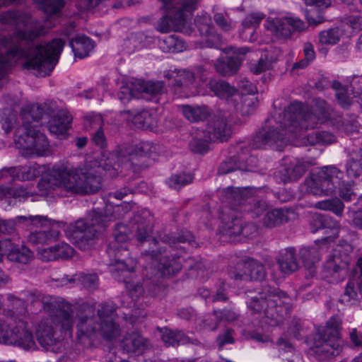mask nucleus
Returning a JSON list of instances; mask_svg holds the SVG:
<instances>
[{
    "label": "nucleus",
    "mask_w": 362,
    "mask_h": 362,
    "mask_svg": "<svg viewBox=\"0 0 362 362\" xmlns=\"http://www.w3.org/2000/svg\"><path fill=\"white\" fill-rule=\"evenodd\" d=\"M2 24L28 27V30L17 29L11 36L0 37V76H3L14 63L25 59L24 68L35 70L40 76L49 75L58 62L64 46L62 39L34 47H23L45 34V27L37 20H33L25 11L11 10L0 16Z\"/></svg>",
    "instance_id": "1"
},
{
    "label": "nucleus",
    "mask_w": 362,
    "mask_h": 362,
    "mask_svg": "<svg viewBox=\"0 0 362 362\" xmlns=\"http://www.w3.org/2000/svg\"><path fill=\"white\" fill-rule=\"evenodd\" d=\"M101 187V177L93 170L75 168L65 162L55 164L49 176L37 184L42 194L62 197L93 194Z\"/></svg>",
    "instance_id": "2"
},
{
    "label": "nucleus",
    "mask_w": 362,
    "mask_h": 362,
    "mask_svg": "<svg viewBox=\"0 0 362 362\" xmlns=\"http://www.w3.org/2000/svg\"><path fill=\"white\" fill-rule=\"evenodd\" d=\"M65 310L71 313L73 318L76 316L78 337H90L98 333L106 339H112L120 334L119 326L115 322L117 317L116 308L112 303H102L97 315L95 313V307L88 303H82L74 310L70 307Z\"/></svg>",
    "instance_id": "3"
},
{
    "label": "nucleus",
    "mask_w": 362,
    "mask_h": 362,
    "mask_svg": "<svg viewBox=\"0 0 362 362\" xmlns=\"http://www.w3.org/2000/svg\"><path fill=\"white\" fill-rule=\"evenodd\" d=\"M128 204L124 206H107L105 211L93 209L89 211L85 218L78 219L70 224L66 233L73 243L81 250H88L95 244L98 233H102L107 222L121 218L129 211Z\"/></svg>",
    "instance_id": "4"
},
{
    "label": "nucleus",
    "mask_w": 362,
    "mask_h": 362,
    "mask_svg": "<svg viewBox=\"0 0 362 362\" xmlns=\"http://www.w3.org/2000/svg\"><path fill=\"white\" fill-rule=\"evenodd\" d=\"M344 173L334 165L324 166L312 173L300 185L302 192L317 196H329L339 190L340 197L346 202L351 201L356 194L351 184L344 180Z\"/></svg>",
    "instance_id": "5"
},
{
    "label": "nucleus",
    "mask_w": 362,
    "mask_h": 362,
    "mask_svg": "<svg viewBox=\"0 0 362 362\" xmlns=\"http://www.w3.org/2000/svg\"><path fill=\"white\" fill-rule=\"evenodd\" d=\"M248 308L253 313L263 314L277 324L290 312V298L279 288L264 285L258 296L248 303Z\"/></svg>",
    "instance_id": "6"
},
{
    "label": "nucleus",
    "mask_w": 362,
    "mask_h": 362,
    "mask_svg": "<svg viewBox=\"0 0 362 362\" xmlns=\"http://www.w3.org/2000/svg\"><path fill=\"white\" fill-rule=\"evenodd\" d=\"M129 229L124 224L117 223L113 231L115 241L112 242L107 252L110 257V269L115 278L124 272H132L136 266V259L129 257L125 245L129 239Z\"/></svg>",
    "instance_id": "7"
},
{
    "label": "nucleus",
    "mask_w": 362,
    "mask_h": 362,
    "mask_svg": "<svg viewBox=\"0 0 362 362\" xmlns=\"http://www.w3.org/2000/svg\"><path fill=\"white\" fill-rule=\"evenodd\" d=\"M231 134L230 126L227 124L226 119L215 116L204 128L197 130L189 143V148L194 153H204L208 151L210 142L227 141Z\"/></svg>",
    "instance_id": "8"
},
{
    "label": "nucleus",
    "mask_w": 362,
    "mask_h": 362,
    "mask_svg": "<svg viewBox=\"0 0 362 362\" xmlns=\"http://www.w3.org/2000/svg\"><path fill=\"white\" fill-rule=\"evenodd\" d=\"M0 343L16 345L25 350H35L33 334L23 319L16 321L13 317H0Z\"/></svg>",
    "instance_id": "9"
},
{
    "label": "nucleus",
    "mask_w": 362,
    "mask_h": 362,
    "mask_svg": "<svg viewBox=\"0 0 362 362\" xmlns=\"http://www.w3.org/2000/svg\"><path fill=\"white\" fill-rule=\"evenodd\" d=\"M340 331L341 321L337 317H332L323 330L315 335L313 352L325 357L338 355L341 350Z\"/></svg>",
    "instance_id": "10"
},
{
    "label": "nucleus",
    "mask_w": 362,
    "mask_h": 362,
    "mask_svg": "<svg viewBox=\"0 0 362 362\" xmlns=\"http://www.w3.org/2000/svg\"><path fill=\"white\" fill-rule=\"evenodd\" d=\"M60 327L62 331H71L73 328V315L69 310L61 309L54 318L42 320L36 328V336L38 342L47 350H53L57 339L55 337V329Z\"/></svg>",
    "instance_id": "11"
},
{
    "label": "nucleus",
    "mask_w": 362,
    "mask_h": 362,
    "mask_svg": "<svg viewBox=\"0 0 362 362\" xmlns=\"http://www.w3.org/2000/svg\"><path fill=\"white\" fill-rule=\"evenodd\" d=\"M280 123L285 127L289 124L291 133L296 136H301V130L314 129L323 122L314 112L303 107L302 103L295 102L284 110V120H280Z\"/></svg>",
    "instance_id": "12"
},
{
    "label": "nucleus",
    "mask_w": 362,
    "mask_h": 362,
    "mask_svg": "<svg viewBox=\"0 0 362 362\" xmlns=\"http://www.w3.org/2000/svg\"><path fill=\"white\" fill-rule=\"evenodd\" d=\"M280 120H284V111L279 114L275 119V125H265L254 136L251 146L252 148H262L265 146L276 145L280 149L289 141V125L285 127L281 124Z\"/></svg>",
    "instance_id": "13"
},
{
    "label": "nucleus",
    "mask_w": 362,
    "mask_h": 362,
    "mask_svg": "<svg viewBox=\"0 0 362 362\" xmlns=\"http://www.w3.org/2000/svg\"><path fill=\"white\" fill-rule=\"evenodd\" d=\"M209 90L216 96L226 100L243 115H249L254 110V102L251 98L240 95L237 90L223 80L211 79L208 83Z\"/></svg>",
    "instance_id": "14"
},
{
    "label": "nucleus",
    "mask_w": 362,
    "mask_h": 362,
    "mask_svg": "<svg viewBox=\"0 0 362 362\" xmlns=\"http://www.w3.org/2000/svg\"><path fill=\"white\" fill-rule=\"evenodd\" d=\"M265 28L278 40H288L296 33L307 29L306 23L294 16L284 17H268L264 22Z\"/></svg>",
    "instance_id": "15"
},
{
    "label": "nucleus",
    "mask_w": 362,
    "mask_h": 362,
    "mask_svg": "<svg viewBox=\"0 0 362 362\" xmlns=\"http://www.w3.org/2000/svg\"><path fill=\"white\" fill-rule=\"evenodd\" d=\"M151 144L148 142H143L136 148V154L140 156H147L151 151ZM135 148L130 145L124 144L119 146L115 152L110 153L107 158L108 163L103 165V169L107 174L111 177H114L118 174V168L121 164L132 161L134 157V151Z\"/></svg>",
    "instance_id": "16"
},
{
    "label": "nucleus",
    "mask_w": 362,
    "mask_h": 362,
    "mask_svg": "<svg viewBox=\"0 0 362 362\" xmlns=\"http://www.w3.org/2000/svg\"><path fill=\"white\" fill-rule=\"evenodd\" d=\"M25 135L19 138V144L27 156H47L50 153V146L46 136L33 127L25 129Z\"/></svg>",
    "instance_id": "17"
},
{
    "label": "nucleus",
    "mask_w": 362,
    "mask_h": 362,
    "mask_svg": "<svg viewBox=\"0 0 362 362\" xmlns=\"http://www.w3.org/2000/svg\"><path fill=\"white\" fill-rule=\"evenodd\" d=\"M229 277L238 281H262L267 272L264 265L253 259L244 262H238L235 267H230L228 270Z\"/></svg>",
    "instance_id": "18"
},
{
    "label": "nucleus",
    "mask_w": 362,
    "mask_h": 362,
    "mask_svg": "<svg viewBox=\"0 0 362 362\" xmlns=\"http://www.w3.org/2000/svg\"><path fill=\"white\" fill-rule=\"evenodd\" d=\"M223 193L225 196L224 202H226L232 207L243 206L244 211H247L251 214L252 217H259L264 211L267 212V204L266 202L258 199H253L249 204L245 203L244 196L243 192L237 188L235 189L229 187L223 190Z\"/></svg>",
    "instance_id": "19"
},
{
    "label": "nucleus",
    "mask_w": 362,
    "mask_h": 362,
    "mask_svg": "<svg viewBox=\"0 0 362 362\" xmlns=\"http://www.w3.org/2000/svg\"><path fill=\"white\" fill-rule=\"evenodd\" d=\"M223 214L221 217L222 226L220 232L223 236L228 237L230 241H234L237 236L243 235L246 237L255 230L252 224L243 225L242 219L233 214V212Z\"/></svg>",
    "instance_id": "20"
},
{
    "label": "nucleus",
    "mask_w": 362,
    "mask_h": 362,
    "mask_svg": "<svg viewBox=\"0 0 362 362\" xmlns=\"http://www.w3.org/2000/svg\"><path fill=\"white\" fill-rule=\"evenodd\" d=\"M248 49L246 47H230L225 49L228 54L226 60L219 58L215 64L218 73L224 76L234 74L238 70L245 54Z\"/></svg>",
    "instance_id": "21"
},
{
    "label": "nucleus",
    "mask_w": 362,
    "mask_h": 362,
    "mask_svg": "<svg viewBox=\"0 0 362 362\" xmlns=\"http://www.w3.org/2000/svg\"><path fill=\"white\" fill-rule=\"evenodd\" d=\"M145 257L156 260L158 263V269L161 271L163 275H173L181 269V264L178 261L179 257L176 255H172V258L169 256L162 255V251L146 250L144 253Z\"/></svg>",
    "instance_id": "22"
},
{
    "label": "nucleus",
    "mask_w": 362,
    "mask_h": 362,
    "mask_svg": "<svg viewBox=\"0 0 362 362\" xmlns=\"http://www.w3.org/2000/svg\"><path fill=\"white\" fill-rule=\"evenodd\" d=\"M48 218L43 216H17L15 219L0 220V234L11 235L16 231L17 224L25 223L36 226L45 225Z\"/></svg>",
    "instance_id": "23"
},
{
    "label": "nucleus",
    "mask_w": 362,
    "mask_h": 362,
    "mask_svg": "<svg viewBox=\"0 0 362 362\" xmlns=\"http://www.w3.org/2000/svg\"><path fill=\"white\" fill-rule=\"evenodd\" d=\"M349 262L350 257L346 253L342 252L341 247H338L329 254L324 268L333 276L339 272L346 271Z\"/></svg>",
    "instance_id": "24"
},
{
    "label": "nucleus",
    "mask_w": 362,
    "mask_h": 362,
    "mask_svg": "<svg viewBox=\"0 0 362 362\" xmlns=\"http://www.w3.org/2000/svg\"><path fill=\"white\" fill-rule=\"evenodd\" d=\"M339 224L332 217L325 214H317L311 223V230L315 233L319 229L329 228L332 230V235L325 237L320 240L321 249L329 241H333L337 237Z\"/></svg>",
    "instance_id": "25"
},
{
    "label": "nucleus",
    "mask_w": 362,
    "mask_h": 362,
    "mask_svg": "<svg viewBox=\"0 0 362 362\" xmlns=\"http://www.w3.org/2000/svg\"><path fill=\"white\" fill-rule=\"evenodd\" d=\"M349 160L346 164V175L350 178H356L362 175V148L352 145L346 148Z\"/></svg>",
    "instance_id": "26"
},
{
    "label": "nucleus",
    "mask_w": 362,
    "mask_h": 362,
    "mask_svg": "<svg viewBox=\"0 0 362 362\" xmlns=\"http://www.w3.org/2000/svg\"><path fill=\"white\" fill-rule=\"evenodd\" d=\"M6 259L12 262L27 264L33 258V252L24 245H18L6 239Z\"/></svg>",
    "instance_id": "27"
},
{
    "label": "nucleus",
    "mask_w": 362,
    "mask_h": 362,
    "mask_svg": "<svg viewBox=\"0 0 362 362\" xmlns=\"http://www.w3.org/2000/svg\"><path fill=\"white\" fill-rule=\"evenodd\" d=\"M295 216L294 211L288 208L273 209L267 211L262 223L267 228H274L289 221Z\"/></svg>",
    "instance_id": "28"
},
{
    "label": "nucleus",
    "mask_w": 362,
    "mask_h": 362,
    "mask_svg": "<svg viewBox=\"0 0 362 362\" xmlns=\"http://www.w3.org/2000/svg\"><path fill=\"white\" fill-rule=\"evenodd\" d=\"M276 259L279 270L284 274L289 275L299 268V262L294 247H288L281 251Z\"/></svg>",
    "instance_id": "29"
},
{
    "label": "nucleus",
    "mask_w": 362,
    "mask_h": 362,
    "mask_svg": "<svg viewBox=\"0 0 362 362\" xmlns=\"http://www.w3.org/2000/svg\"><path fill=\"white\" fill-rule=\"evenodd\" d=\"M195 25L198 28L200 35L206 36L205 44L209 47H216L218 46L221 38L216 34L211 25V18L209 16H197L195 20Z\"/></svg>",
    "instance_id": "30"
},
{
    "label": "nucleus",
    "mask_w": 362,
    "mask_h": 362,
    "mask_svg": "<svg viewBox=\"0 0 362 362\" xmlns=\"http://www.w3.org/2000/svg\"><path fill=\"white\" fill-rule=\"evenodd\" d=\"M121 347L127 354L141 355L147 348V341L140 334L132 332L124 337Z\"/></svg>",
    "instance_id": "31"
},
{
    "label": "nucleus",
    "mask_w": 362,
    "mask_h": 362,
    "mask_svg": "<svg viewBox=\"0 0 362 362\" xmlns=\"http://www.w3.org/2000/svg\"><path fill=\"white\" fill-rule=\"evenodd\" d=\"M310 164L302 160L296 159L286 164L279 171L282 175L281 180L284 182L296 181L308 170Z\"/></svg>",
    "instance_id": "32"
},
{
    "label": "nucleus",
    "mask_w": 362,
    "mask_h": 362,
    "mask_svg": "<svg viewBox=\"0 0 362 362\" xmlns=\"http://www.w3.org/2000/svg\"><path fill=\"white\" fill-rule=\"evenodd\" d=\"M72 117L71 115L64 110L59 111L48 123L51 134L57 136H64L69 129Z\"/></svg>",
    "instance_id": "33"
},
{
    "label": "nucleus",
    "mask_w": 362,
    "mask_h": 362,
    "mask_svg": "<svg viewBox=\"0 0 362 362\" xmlns=\"http://www.w3.org/2000/svg\"><path fill=\"white\" fill-rule=\"evenodd\" d=\"M74 250L67 243H60L54 246L44 248L41 251L42 258L46 261L68 259L72 257Z\"/></svg>",
    "instance_id": "34"
},
{
    "label": "nucleus",
    "mask_w": 362,
    "mask_h": 362,
    "mask_svg": "<svg viewBox=\"0 0 362 362\" xmlns=\"http://www.w3.org/2000/svg\"><path fill=\"white\" fill-rule=\"evenodd\" d=\"M254 159L252 156H250L245 160L243 155H239L238 158L230 157L221 163L218 168V174L224 175L236 170H249V162H252Z\"/></svg>",
    "instance_id": "35"
},
{
    "label": "nucleus",
    "mask_w": 362,
    "mask_h": 362,
    "mask_svg": "<svg viewBox=\"0 0 362 362\" xmlns=\"http://www.w3.org/2000/svg\"><path fill=\"white\" fill-rule=\"evenodd\" d=\"M40 166L37 164H33L28 167H11L4 168L1 171L2 175L4 173H8L13 178L22 179V180H33L40 175Z\"/></svg>",
    "instance_id": "36"
},
{
    "label": "nucleus",
    "mask_w": 362,
    "mask_h": 362,
    "mask_svg": "<svg viewBox=\"0 0 362 362\" xmlns=\"http://www.w3.org/2000/svg\"><path fill=\"white\" fill-rule=\"evenodd\" d=\"M185 117L191 122H198L206 119L211 113L206 105H183L180 107Z\"/></svg>",
    "instance_id": "37"
},
{
    "label": "nucleus",
    "mask_w": 362,
    "mask_h": 362,
    "mask_svg": "<svg viewBox=\"0 0 362 362\" xmlns=\"http://www.w3.org/2000/svg\"><path fill=\"white\" fill-rule=\"evenodd\" d=\"M74 55L78 58H84L88 56L89 53L94 48V42L85 35H78L71 39L69 42Z\"/></svg>",
    "instance_id": "38"
},
{
    "label": "nucleus",
    "mask_w": 362,
    "mask_h": 362,
    "mask_svg": "<svg viewBox=\"0 0 362 362\" xmlns=\"http://www.w3.org/2000/svg\"><path fill=\"white\" fill-rule=\"evenodd\" d=\"M59 235V232L54 228L32 232L28 236V242L36 246H42L55 241Z\"/></svg>",
    "instance_id": "39"
},
{
    "label": "nucleus",
    "mask_w": 362,
    "mask_h": 362,
    "mask_svg": "<svg viewBox=\"0 0 362 362\" xmlns=\"http://www.w3.org/2000/svg\"><path fill=\"white\" fill-rule=\"evenodd\" d=\"M134 88L139 93L155 98L165 92V86L162 81L137 80L134 83Z\"/></svg>",
    "instance_id": "40"
},
{
    "label": "nucleus",
    "mask_w": 362,
    "mask_h": 362,
    "mask_svg": "<svg viewBox=\"0 0 362 362\" xmlns=\"http://www.w3.org/2000/svg\"><path fill=\"white\" fill-rule=\"evenodd\" d=\"M47 103L33 104L21 112L22 119L23 120V127L25 129H31L30 125V118L33 121H39L45 113H47Z\"/></svg>",
    "instance_id": "41"
},
{
    "label": "nucleus",
    "mask_w": 362,
    "mask_h": 362,
    "mask_svg": "<svg viewBox=\"0 0 362 362\" xmlns=\"http://www.w3.org/2000/svg\"><path fill=\"white\" fill-rule=\"evenodd\" d=\"M202 71L203 69L200 66L197 69V73L183 70L176 73L175 76H173L174 74H168L165 76L169 79L174 78V81L170 83V85L177 87H183L192 84L195 81L196 74L202 73Z\"/></svg>",
    "instance_id": "42"
},
{
    "label": "nucleus",
    "mask_w": 362,
    "mask_h": 362,
    "mask_svg": "<svg viewBox=\"0 0 362 362\" xmlns=\"http://www.w3.org/2000/svg\"><path fill=\"white\" fill-rule=\"evenodd\" d=\"M158 45L164 52H180L185 48L184 41L177 35H170L159 40Z\"/></svg>",
    "instance_id": "43"
},
{
    "label": "nucleus",
    "mask_w": 362,
    "mask_h": 362,
    "mask_svg": "<svg viewBox=\"0 0 362 362\" xmlns=\"http://www.w3.org/2000/svg\"><path fill=\"white\" fill-rule=\"evenodd\" d=\"M7 300L9 302L8 307L11 308L9 312L11 313L9 317H13L16 321L22 319L21 317L24 316L27 313L25 302L11 293L8 294ZM0 317H5L6 318L8 316L2 315Z\"/></svg>",
    "instance_id": "44"
},
{
    "label": "nucleus",
    "mask_w": 362,
    "mask_h": 362,
    "mask_svg": "<svg viewBox=\"0 0 362 362\" xmlns=\"http://www.w3.org/2000/svg\"><path fill=\"white\" fill-rule=\"evenodd\" d=\"M161 339L167 346H175L180 344H185L187 339L183 332L177 330L174 331L168 328L162 329Z\"/></svg>",
    "instance_id": "45"
},
{
    "label": "nucleus",
    "mask_w": 362,
    "mask_h": 362,
    "mask_svg": "<svg viewBox=\"0 0 362 362\" xmlns=\"http://www.w3.org/2000/svg\"><path fill=\"white\" fill-rule=\"evenodd\" d=\"M342 35L343 31L340 28H331L321 31L318 35V40L322 45H334L339 42Z\"/></svg>",
    "instance_id": "46"
},
{
    "label": "nucleus",
    "mask_w": 362,
    "mask_h": 362,
    "mask_svg": "<svg viewBox=\"0 0 362 362\" xmlns=\"http://www.w3.org/2000/svg\"><path fill=\"white\" fill-rule=\"evenodd\" d=\"M43 11L49 16H58L65 5L64 0H34Z\"/></svg>",
    "instance_id": "47"
},
{
    "label": "nucleus",
    "mask_w": 362,
    "mask_h": 362,
    "mask_svg": "<svg viewBox=\"0 0 362 362\" xmlns=\"http://www.w3.org/2000/svg\"><path fill=\"white\" fill-rule=\"evenodd\" d=\"M311 111L320 119L321 122H325L331 117L332 108L325 100L315 98Z\"/></svg>",
    "instance_id": "48"
},
{
    "label": "nucleus",
    "mask_w": 362,
    "mask_h": 362,
    "mask_svg": "<svg viewBox=\"0 0 362 362\" xmlns=\"http://www.w3.org/2000/svg\"><path fill=\"white\" fill-rule=\"evenodd\" d=\"M132 123L139 129H152L154 127V119L147 110L136 113L132 118Z\"/></svg>",
    "instance_id": "49"
},
{
    "label": "nucleus",
    "mask_w": 362,
    "mask_h": 362,
    "mask_svg": "<svg viewBox=\"0 0 362 362\" xmlns=\"http://www.w3.org/2000/svg\"><path fill=\"white\" fill-rule=\"evenodd\" d=\"M315 206L317 209L332 211L339 216L342 215L344 208L343 202L337 198L317 202Z\"/></svg>",
    "instance_id": "50"
},
{
    "label": "nucleus",
    "mask_w": 362,
    "mask_h": 362,
    "mask_svg": "<svg viewBox=\"0 0 362 362\" xmlns=\"http://www.w3.org/2000/svg\"><path fill=\"white\" fill-rule=\"evenodd\" d=\"M193 177L190 174L173 175L168 180V185L175 189H180L192 182Z\"/></svg>",
    "instance_id": "51"
},
{
    "label": "nucleus",
    "mask_w": 362,
    "mask_h": 362,
    "mask_svg": "<svg viewBox=\"0 0 362 362\" xmlns=\"http://www.w3.org/2000/svg\"><path fill=\"white\" fill-rule=\"evenodd\" d=\"M272 65V58L266 54H262L256 63L251 64L250 71L255 74H259L267 70H269Z\"/></svg>",
    "instance_id": "52"
},
{
    "label": "nucleus",
    "mask_w": 362,
    "mask_h": 362,
    "mask_svg": "<svg viewBox=\"0 0 362 362\" xmlns=\"http://www.w3.org/2000/svg\"><path fill=\"white\" fill-rule=\"evenodd\" d=\"M214 317L220 322H233L238 320L240 315L233 309L214 310Z\"/></svg>",
    "instance_id": "53"
},
{
    "label": "nucleus",
    "mask_w": 362,
    "mask_h": 362,
    "mask_svg": "<svg viewBox=\"0 0 362 362\" xmlns=\"http://www.w3.org/2000/svg\"><path fill=\"white\" fill-rule=\"evenodd\" d=\"M343 23L352 30L354 33H358L362 30V15L358 12H354L344 17Z\"/></svg>",
    "instance_id": "54"
},
{
    "label": "nucleus",
    "mask_w": 362,
    "mask_h": 362,
    "mask_svg": "<svg viewBox=\"0 0 362 362\" xmlns=\"http://www.w3.org/2000/svg\"><path fill=\"white\" fill-rule=\"evenodd\" d=\"M163 243H167L170 247L175 246L177 243H188L192 245L194 242V236L189 231H184L177 238L164 235L162 238Z\"/></svg>",
    "instance_id": "55"
},
{
    "label": "nucleus",
    "mask_w": 362,
    "mask_h": 362,
    "mask_svg": "<svg viewBox=\"0 0 362 362\" xmlns=\"http://www.w3.org/2000/svg\"><path fill=\"white\" fill-rule=\"evenodd\" d=\"M103 119L100 114L91 113L86 116L84 126L88 131L103 128Z\"/></svg>",
    "instance_id": "56"
},
{
    "label": "nucleus",
    "mask_w": 362,
    "mask_h": 362,
    "mask_svg": "<svg viewBox=\"0 0 362 362\" xmlns=\"http://www.w3.org/2000/svg\"><path fill=\"white\" fill-rule=\"evenodd\" d=\"M80 282L87 290L93 291L98 288V276L96 274H81L78 278Z\"/></svg>",
    "instance_id": "57"
},
{
    "label": "nucleus",
    "mask_w": 362,
    "mask_h": 362,
    "mask_svg": "<svg viewBox=\"0 0 362 362\" xmlns=\"http://www.w3.org/2000/svg\"><path fill=\"white\" fill-rule=\"evenodd\" d=\"M9 199H14L19 202L24 201L32 195L26 187L22 186L10 187Z\"/></svg>",
    "instance_id": "58"
},
{
    "label": "nucleus",
    "mask_w": 362,
    "mask_h": 362,
    "mask_svg": "<svg viewBox=\"0 0 362 362\" xmlns=\"http://www.w3.org/2000/svg\"><path fill=\"white\" fill-rule=\"evenodd\" d=\"M152 231L151 226L148 223H138L136 228V238L138 241L143 243L149 240L151 238V233Z\"/></svg>",
    "instance_id": "59"
},
{
    "label": "nucleus",
    "mask_w": 362,
    "mask_h": 362,
    "mask_svg": "<svg viewBox=\"0 0 362 362\" xmlns=\"http://www.w3.org/2000/svg\"><path fill=\"white\" fill-rule=\"evenodd\" d=\"M318 249L319 248L317 247V243H316V246L303 248L300 250L301 257L304 260L310 262H315L316 261H318L320 259Z\"/></svg>",
    "instance_id": "60"
},
{
    "label": "nucleus",
    "mask_w": 362,
    "mask_h": 362,
    "mask_svg": "<svg viewBox=\"0 0 362 362\" xmlns=\"http://www.w3.org/2000/svg\"><path fill=\"white\" fill-rule=\"evenodd\" d=\"M234 331L232 329H226L223 333L220 334L216 338V342L219 349H222L226 344H233Z\"/></svg>",
    "instance_id": "61"
},
{
    "label": "nucleus",
    "mask_w": 362,
    "mask_h": 362,
    "mask_svg": "<svg viewBox=\"0 0 362 362\" xmlns=\"http://www.w3.org/2000/svg\"><path fill=\"white\" fill-rule=\"evenodd\" d=\"M134 90H136L134 88V83H132V87L129 86H122L117 93L118 99L124 104L128 103L132 98L135 97Z\"/></svg>",
    "instance_id": "62"
},
{
    "label": "nucleus",
    "mask_w": 362,
    "mask_h": 362,
    "mask_svg": "<svg viewBox=\"0 0 362 362\" xmlns=\"http://www.w3.org/2000/svg\"><path fill=\"white\" fill-rule=\"evenodd\" d=\"M264 15L262 13L257 12L252 13L246 16L243 21V25L245 28H250L259 25L260 21L264 18Z\"/></svg>",
    "instance_id": "63"
},
{
    "label": "nucleus",
    "mask_w": 362,
    "mask_h": 362,
    "mask_svg": "<svg viewBox=\"0 0 362 362\" xmlns=\"http://www.w3.org/2000/svg\"><path fill=\"white\" fill-rule=\"evenodd\" d=\"M91 140L99 148H104L107 146V139L103 128L91 133Z\"/></svg>",
    "instance_id": "64"
}]
</instances>
